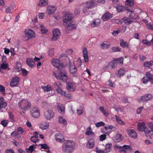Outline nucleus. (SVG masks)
I'll list each match as a JSON object with an SVG mask.
<instances>
[{
	"mask_svg": "<svg viewBox=\"0 0 153 153\" xmlns=\"http://www.w3.org/2000/svg\"><path fill=\"white\" fill-rule=\"evenodd\" d=\"M74 143L70 140L66 141L62 147V151L65 153H71L74 149Z\"/></svg>",
	"mask_w": 153,
	"mask_h": 153,
	"instance_id": "f257e3e1",
	"label": "nucleus"
},
{
	"mask_svg": "<svg viewBox=\"0 0 153 153\" xmlns=\"http://www.w3.org/2000/svg\"><path fill=\"white\" fill-rule=\"evenodd\" d=\"M53 74L57 79H60L64 82H66L68 79L67 72L58 69L56 72H53Z\"/></svg>",
	"mask_w": 153,
	"mask_h": 153,
	"instance_id": "f03ea898",
	"label": "nucleus"
},
{
	"mask_svg": "<svg viewBox=\"0 0 153 153\" xmlns=\"http://www.w3.org/2000/svg\"><path fill=\"white\" fill-rule=\"evenodd\" d=\"M24 35L22 36V39L24 41H27L35 37L36 34L34 31L30 29L27 28L24 30Z\"/></svg>",
	"mask_w": 153,
	"mask_h": 153,
	"instance_id": "7ed1b4c3",
	"label": "nucleus"
},
{
	"mask_svg": "<svg viewBox=\"0 0 153 153\" xmlns=\"http://www.w3.org/2000/svg\"><path fill=\"white\" fill-rule=\"evenodd\" d=\"M126 10L128 11V14L131 19H139V15L141 12V10L140 8H135L132 11H130L129 9H127Z\"/></svg>",
	"mask_w": 153,
	"mask_h": 153,
	"instance_id": "20e7f679",
	"label": "nucleus"
},
{
	"mask_svg": "<svg viewBox=\"0 0 153 153\" xmlns=\"http://www.w3.org/2000/svg\"><path fill=\"white\" fill-rule=\"evenodd\" d=\"M19 108L24 110H27L30 108V103L27 100L23 99L20 100L18 104Z\"/></svg>",
	"mask_w": 153,
	"mask_h": 153,
	"instance_id": "39448f33",
	"label": "nucleus"
},
{
	"mask_svg": "<svg viewBox=\"0 0 153 153\" xmlns=\"http://www.w3.org/2000/svg\"><path fill=\"white\" fill-rule=\"evenodd\" d=\"M30 114L34 118H38L40 115L39 109L36 107H33L31 110Z\"/></svg>",
	"mask_w": 153,
	"mask_h": 153,
	"instance_id": "423d86ee",
	"label": "nucleus"
},
{
	"mask_svg": "<svg viewBox=\"0 0 153 153\" xmlns=\"http://www.w3.org/2000/svg\"><path fill=\"white\" fill-rule=\"evenodd\" d=\"M54 115V113L51 109H48L44 112L45 118L47 120H50L52 119Z\"/></svg>",
	"mask_w": 153,
	"mask_h": 153,
	"instance_id": "0eeeda50",
	"label": "nucleus"
},
{
	"mask_svg": "<svg viewBox=\"0 0 153 153\" xmlns=\"http://www.w3.org/2000/svg\"><path fill=\"white\" fill-rule=\"evenodd\" d=\"M53 36L51 38L52 41L56 40L60 37L61 33L60 30L57 28L54 29L52 31Z\"/></svg>",
	"mask_w": 153,
	"mask_h": 153,
	"instance_id": "6e6552de",
	"label": "nucleus"
},
{
	"mask_svg": "<svg viewBox=\"0 0 153 153\" xmlns=\"http://www.w3.org/2000/svg\"><path fill=\"white\" fill-rule=\"evenodd\" d=\"M72 15L71 13L65 14L63 17V25L65 26L67 25V22L71 21L72 19Z\"/></svg>",
	"mask_w": 153,
	"mask_h": 153,
	"instance_id": "1a4fd4ad",
	"label": "nucleus"
},
{
	"mask_svg": "<svg viewBox=\"0 0 153 153\" xmlns=\"http://www.w3.org/2000/svg\"><path fill=\"white\" fill-rule=\"evenodd\" d=\"M51 63L52 65L55 67L58 68L62 67V63L60 62L59 60L57 59H52L51 60Z\"/></svg>",
	"mask_w": 153,
	"mask_h": 153,
	"instance_id": "9d476101",
	"label": "nucleus"
},
{
	"mask_svg": "<svg viewBox=\"0 0 153 153\" xmlns=\"http://www.w3.org/2000/svg\"><path fill=\"white\" fill-rule=\"evenodd\" d=\"M127 134L129 137L134 139H136L137 137V134L134 129H128L126 131Z\"/></svg>",
	"mask_w": 153,
	"mask_h": 153,
	"instance_id": "9b49d317",
	"label": "nucleus"
},
{
	"mask_svg": "<svg viewBox=\"0 0 153 153\" xmlns=\"http://www.w3.org/2000/svg\"><path fill=\"white\" fill-rule=\"evenodd\" d=\"M56 10V7L52 5H50L47 7L46 10V13L49 15L53 14Z\"/></svg>",
	"mask_w": 153,
	"mask_h": 153,
	"instance_id": "f8f14e48",
	"label": "nucleus"
},
{
	"mask_svg": "<svg viewBox=\"0 0 153 153\" xmlns=\"http://www.w3.org/2000/svg\"><path fill=\"white\" fill-rule=\"evenodd\" d=\"M153 96L151 94H146L142 96L139 100V101L144 102L150 100L152 99Z\"/></svg>",
	"mask_w": 153,
	"mask_h": 153,
	"instance_id": "ddd939ff",
	"label": "nucleus"
},
{
	"mask_svg": "<svg viewBox=\"0 0 153 153\" xmlns=\"http://www.w3.org/2000/svg\"><path fill=\"white\" fill-rule=\"evenodd\" d=\"M67 88L70 91H74L76 88L75 84L72 82H69L67 83Z\"/></svg>",
	"mask_w": 153,
	"mask_h": 153,
	"instance_id": "4468645a",
	"label": "nucleus"
},
{
	"mask_svg": "<svg viewBox=\"0 0 153 153\" xmlns=\"http://www.w3.org/2000/svg\"><path fill=\"white\" fill-rule=\"evenodd\" d=\"M145 123L143 122H139L137 124V129L140 131H143L146 128Z\"/></svg>",
	"mask_w": 153,
	"mask_h": 153,
	"instance_id": "2eb2a0df",
	"label": "nucleus"
},
{
	"mask_svg": "<svg viewBox=\"0 0 153 153\" xmlns=\"http://www.w3.org/2000/svg\"><path fill=\"white\" fill-rule=\"evenodd\" d=\"M117 65V62L114 59L112 62H110L107 66L104 68V69H107L109 68L110 67L111 68H114Z\"/></svg>",
	"mask_w": 153,
	"mask_h": 153,
	"instance_id": "dca6fc26",
	"label": "nucleus"
},
{
	"mask_svg": "<svg viewBox=\"0 0 153 153\" xmlns=\"http://www.w3.org/2000/svg\"><path fill=\"white\" fill-rule=\"evenodd\" d=\"M88 51L86 48H83L82 49V54L84 58V62H87L89 61Z\"/></svg>",
	"mask_w": 153,
	"mask_h": 153,
	"instance_id": "f3484780",
	"label": "nucleus"
},
{
	"mask_svg": "<svg viewBox=\"0 0 153 153\" xmlns=\"http://www.w3.org/2000/svg\"><path fill=\"white\" fill-rule=\"evenodd\" d=\"M56 140L58 142H62L64 140V138L63 135L60 133L56 134L55 136Z\"/></svg>",
	"mask_w": 153,
	"mask_h": 153,
	"instance_id": "a211bd4d",
	"label": "nucleus"
},
{
	"mask_svg": "<svg viewBox=\"0 0 153 153\" xmlns=\"http://www.w3.org/2000/svg\"><path fill=\"white\" fill-rule=\"evenodd\" d=\"M123 137L120 134H117L113 138V141L116 143H118L123 140Z\"/></svg>",
	"mask_w": 153,
	"mask_h": 153,
	"instance_id": "6ab92c4d",
	"label": "nucleus"
},
{
	"mask_svg": "<svg viewBox=\"0 0 153 153\" xmlns=\"http://www.w3.org/2000/svg\"><path fill=\"white\" fill-rule=\"evenodd\" d=\"M85 134L87 136H91L92 137H95V134L93 131L91 126H89L87 128L85 132Z\"/></svg>",
	"mask_w": 153,
	"mask_h": 153,
	"instance_id": "aec40b11",
	"label": "nucleus"
},
{
	"mask_svg": "<svg viewBox=\"0 0 153 153\" xmlns=\"http://www.w3.org/2000/svg\"><path fill=\"white\" fill-rule=\"evenodd\" d=\"M19 78L18 77H15L12 79V81L10 83V85L11 86L14 87L16 86L19 83Z\"/></svg>",
	"mask_w": 153,
	"mask_h": 153,
	"instance_id": "412c9836",
	"label": "nucleus"
},
{
	"mask_svg": "<svg viewBox=\"0 0 153 153\" xmlns=\"http://www.w3.org/2000/svg\"><path fill=\"white\" fill-rule=\"evenodd\" d=\"M100 20L99 19H94L93 20V22L90 24L91 27L93 28L94 27H97L99 26L100 24Z\"/></svg>",
	"mask_w": 153,
	"mask_h": 153,
	"instance_id": "4be33fe9",
	"label": "nucleus"
},
{
	"mask_svg": "<svg viewBox=\"0 0 153 153\" xmlns=\"http://www.w3.org/2000/svg\"><path fill=\"white\" fill-rule=\"evenodd\" d=\"M94 140L92 139H90L88 141L86 144V147L88 149H91L94 147Z\"/></svg>",
	"mask_w": 153,
	"mask_h": 153,
	"instance_id": "5701e85b",
	"label": "nucleus"
},
{
	"mask_svg": "<svg viewBox=\"0 0 153 153\" xmlns=\"http://www.w3.org/2000/svg\"><path fill=\"white\" fill-rule=\"evenodd\" d=\"M49 124L48 122H42L39 124V128L42 130L48 129Z\"/></svg>",
	"mask_w": 153,
	"mask_h": 153,
	"instance_id": "b1692460",
	"label": "nucleus"
},
{
	"mask_svg": "<svg viewBox=\"0 0 153 153\" xmlns=\"http://www.w3.org/2000/svg\"><path fill=\"white\" fill-rule=\"evenodd\" d=\"M26 62L27 65L31 68L34 67L35 65V63L32 58H27Z\"/></svg>",
	"mask_w": 153,
	"mask_h": 153,
	"instance_id": "393cba45",
	"label": "nucleus"
},
{
	"mask_svg": "<svg viewBox=\"0 0 153 153\" xmlns=\"http://www.w3.org/2000/svg\"><path fill=\"white\" fill-rule=\"evenodd\" d=\"M97 4H95V2H94V1L92 0L91 1H89L86 2L85 7L88 9H90L94 7Z\"/></svg>",
	"mask_w": 153,
	"mask_h": 153,
	"instance_id": "a878e982",
	"label": "nucleus"
},
{
	"mask_svg": "<svg viewBox=\"0 0 153 153\" xmlns=\"http://www.w3.org/2000/svg\"><path fill=\"white\" fill-rule=\"evenodd\" d=\"M113 16L112 14H111L109 12H107L102 17V20L106 21L109 20Z\"/></svg>",
	"mask_w": 153,
	"mask_h": 153,
	"instance_id": "bb28decb",
	"label": "nucleus"
},
{
	"mask_svg": "<svg viewBox=\"0 0 153 153\" xmlns=\"http://www.w3.org/2000/svg\"><path fill=\"white\" fill-rule=\"evenodd\" d=\"M57 109L58 112L62 114H64L65 112V108L62 104H58L57 105Z\"/></svg>",
	"mask_w": 153,
	"mask_h": 153,
	"instance_id": "cd10ccee",
	"label": "nucleus"
},
{
	"mask_svg": "<svg viewBox=\"0 0 153 153\" xmlns=\"http://www.w3.org/2000/svg\"><path fill=\"white\" fill-rule=\"evenodd\" d=\"M122 21L126 25H129L131 24L133 21L127 17H125L122 19Z\"/></svg>",
	"mask_w": 153,
	"mask_h": 153,
	"instance_id": "c85d7f7f",
	"label": "nucleus"
},
{
	"mask_svg": "<svg viewBox=\"0 0 153 153\" xmlns=\"http://www.w3.org/2000/svg\"><path fill=\"white\" fill-rule=\"evenodd\" d=\"M69 71L71 73L73 74H75L76 72V67L74 64H70Z\"/></svg>",
	"mask_w": 153,
	"mask_h": 153,
	"instance_id": "c756f323",
	"label": "nucleus"
},
{
	"mask_svg": "<svg viewBox=\"0 0 153 153\" xmlns=\"http://www.w3.org/2000/svg\"><path fill=\"white\" fill-rule=\"evenodd\" d=\"M48 4V0H40L39 2V5L41 7H45Z\"/></svg>",
	"mask_w": 153,
	"mask_h": 153,
	"instance_id": "7c9ffc66",
	"label": "nucleus"
},
{
	"mask_svg": "<svg viewBox=\"0 0 153 153\" xmlns=\"http://www.w3.org/2000/svg\"><path fill=\"white\" fill-rule=\"evenodd\" d=\"M112 145L111 143L106 144L105 146V153L110 152L111 150Z\"/></svg>",
	"mask_w": 153,
	"mask_h": 153,
	"instance_id": "2f4dec72",
	"label": "nucleus"
},
{
	"mask_svg": "<svg viewBox=\"0 0 153 153\" xmlns=\"http://www.w3.org/2000/svg\"><path fill=\"white\" fill-rule=\"evenodd\" d=\"M126 73V71L124 68H121L118 71L117 76L119 77L124 76Z\"/></svg>",
	"mask_w": 153,
	"mask_h": 153,
	"instance_id": "473e14b6",
	"label": "nucleus"
},
{
	"mask_svg": "<svg viewBox=\"0 0 153 153\" xmlns=\"http://www.w3.org/2000/svg\"><path fill=\"white\" fill-rule=\"evenodd\" d=\"M120 45L123 48H127L129 47V44L127 42H125L123 39L120 40Z\"/></svg>",
	"mask_w": 153,
	"mask_h": 153,
	"instance_id": "72a5a7b5",
	"label": "nucleus"
},
{
	"mask_svg": "<svg viewBox=\"0 0 153 153\" xmlns=\"http://www.w3.org/2000/svg\"><path fill=\"white\" fill-rule=\"evenodd\" d=\"M101 47L102 49H107L110 47V44L107 42H105L101 45Z\"/></svg>",
	"mask_w": 153,
	"mask_h": 153,
	"instance_id": "f704fd0d",
	"label": "nucleus"
},
{
	"mask_svg": "<svg viewBox=\"0 0 153 153\" xmlns=\"http://www.w3.org/2000/svg\"><path fill=\"white\" fill-rule=\"evenodd\" d=\"M146 76L150 80L152 84H153V75L149 72H147L146 74Z\"/></svg>",
	"mask_w": 153,
	"mask_h": 153,
	"instance_id": "c9c22d12",
	"label": "nucleus"
},
{
	"mask_svg": "<svg viewBox=\"0 0 153 153\" xmlns=\"http://www.w3.org/2000/svg\"><path fill=\"white\" fill-rule=\"evenodd\" d=\"M144 132L147 137L148 138H150L151 135L153 134L152 132H153V131H152L151 130H149L147 128H146Z\"/></svg>",
	"mask_w": 153,
	"mask_h": 153,
	"instance_id": "e433bc0d",
	"label": "nucleus"
},
{
	"mask_svg": "<svg viewBox=\"0 0 153 153\" xmlns=\"http://www.w3.org/2000/svg\"><path fill=\"white\" fill-rule=\"evenodd\" d=\"M117 63L118 64L122 65L123 64L124 58L123 57H121L119 58L114 59Z\"/></svg>",
	"mask_w": 153,
	"mask_h": 153,
	"instance_id": "4c0bfd02",
	"label": "nucleus"
},
{
	"mask_svg": "<svg viewBox=\"0 0 153 153\" xmlns=\"http://www.w3.org/2000/svg\"><path fill=\"white\" fill-rule=\"evenodd\" d=\"M115 116L116 121L118 124L123 125L125 124V123L119 117H118L116 115Z\"/></svg>",
	"mask_w": 153,
	"mask_h": 153,
	"instance_id": "58836bf2",
	"label": "nucleus"
},
{
	"mask_svg": "<svg viewBox=\"0 0 153 153\" xmlns=\"http://www.w3.org/2000/svg\"><path fill=\"white\" fill-rule=\"evenodd\" d=\"M57 92L61 96H64L65 95V92L62 90L60 88H57L56 89Z\"/></svg>",
	"mask_w": 153,
	"mask_h": 153,
	"instance_id": "ea45409f",
	"label": "nucleus"
},
{
	"mask_svg": "<svg viewBox=\"0 0 153 153\" xmlns=\"http://www.w3.org/2000/svg\"><path fill=\"white\" fill-rule=\"evenodd\" d=\"M40 27L41 28V31L42 33L43 34H45L48 32V29L43 25H41Z\"/></svg>",
	"mask_w": 153,
	"mask_h": 153,
	"instance_id": "a19ab883",
	"label": "nucleus"
},
{
	"mask_svg": "<svg viewBox=\"0 0 153 153\" xmlns=\"http://www.w3.org/2000/svg\"><path fill=\"white\" fill-rule=\"evenodd\" d=\"M35 147L36 146L34 145L30 146L29 148H27L26 149V151L27 152H30V153H32L35 150Z\"/></svg>",
	"mask_w": 153,
	"mask_h": 153,
	"instance_id": "79ce46f5",
	"label": "nucleus"
},
{
	"mask_svg": "<svg viewBox=\"0 0 153 153\" xmlns=\"http://www.w3.org/2000/svg\"><path fill=\"white\" fill-rule=\"evenodd\" d=\"M42 88L45 91H48L51 90L52 87L51 85H48L42 87Z\"/></svg>",
	"mask_w": 153,
	"mask_h": 153,
	"instance_id": "37998d69",
	"label": "nucleus"
},
{
	"mask_svg": "<svg viewBox=\"0 0 153 153\" xmlns=\"http://www.w3.org/2000/svg\"><path fill=\"white\" fill-rule=\"evenodd\" d=\"M59 121L60 123L63 124L64 125H66L67 122L66 120L62 116L59 117Z\"/></svg>",
	"mask_w": 153,
	"mask_h": 153,
	"instance_id": "c03bdc74",
	"label": "nucleus"
},
{
	"mask_svg": "<svg viewBox=\"0 0 153 153\" xmlns=\"http://www.w3.org/2000/svg\"><path fill=\"white\" fill-rule=\"evenodd\" d=\"M14 9V6L13 5H10L6 9L5 11L7 13H11Z\"/></svg>",
	"mask_w": 153,
	"mask_h": 153,
	"instance_id": "a18cd8bd",
	"label": "nucleus"
},
{
	"mask_svg": "<svg viewBox=\"0 0 153 153\" xmlns=\"http://www.w3.org/2000/svg\"><path fill=\"white\" fill-rule=\"evenodd\" d=\"M126 4L130 7H132L134 4L133 0H126L125 2Z\"/></svg>",
	"mask_w": 153,
	"mask_h": 153,
	"instance_id": "49530a36",
	"label": "nucleus"
},
{
	"mask_svg": "<svg viewBox=\"0 0 153 153\" xmlns=\"http://www.w3.org/2000/svg\"><path fill=\"white\" fill-rule=\"evenodd\" d=\"M8 64L2 63L1 64L0 67L1 68L5 70L7 68L8 70H9L10 69L8 68Z\"/></svg>",
	"mask_w": 153,
	"mask_h": 153,
	"instance_id": "de8ad7c7",
	"label": "nucleus"
},
{
	"mask_svg": "<svg viewBox=\"0 0 153 153\" xmlns=\"http://www.w3.org/2000/svg\"><path fill=\"white\" fill-rule=\"evenodd\" d=\"M144 65L146 67H150L153 65V61H150L149 62H145L144 63Z\"/></svg>",
	"mask_w": 153,
	"mask_h": 153,
	"instance_id": "09e8293b",
	"label": "nucleus"
},
{
	"mask_svg": "<svg viewBox=\"0 0 153 153\" xmlns=\"http://www.w3.org/2000/svg\"><path fill=\"white\" fill-rule=\"evenodd\" d=\"M116 8L118 12H121L123 11L124 10V7L122 5H119Z\"/></svg>",
	"mask_w": 153,
	"mask_h": 153,
	"instance_id": "8fccbe9b",
	"label": "nucleus"
},
{
	"mask_svg": "<svg viewBox=\"0 0 153 153\" xmlns=\"http://www.w3.org/2000/svg\"><path fill=\"white\" fill-rule=\"evenodd\" d=\"M141 81L143 83L146 84L148 82L150 81V80L148 79L147 77L145 76L142 79Z\"/></svg>",
	"mask_w": 153,
	"mask_h": 153,
	"instance_id": "3c124183",
	"label": "nucleus"
},
{
	"mask_svg": "<svg viewBox=\"0 0 153 153\" xmlns=\"http://www.w3.org/2000/svg\"><path fill=\"white\" fill-rule=\"evenodd\" d=\"M114 148L115 150L119 149L122 151L125 152V153H126V151L123 149V147L121 146L115 145V146H114Z\"/></svg>",
	"mask_w": 153,
	"mask_h": 153,
	"instance_id": "603ef678",
	"label": "nucleus"
},
{
	"mask_svg": "<svg viewBox=\"0 0 153 153\" xmlns=\"http://www.w3.org/2000/svg\"><path fill=\"white\" fill-rule=\"evenodd\" d=\"M105 125V123L103 122H100L95 123V125L96 127L98 128L103 126Z\"/></svg>",
	"mask_w": 153,
	"mask_h": 153,
	"instance_id": "864d4df0",
	"label": "nucleus"
},
{
	"mask_svg": "<svg viewBox=\"0 0 153 153\" xmlns=\"http://www.w3.org/2000/svg\"><path fill=\"white\" fill-rule=\"evenodd\" d=\"M123 147L126 150H128L130 151H132L133 150V148L130 146L125 145L123 146Z\"/></svg>",
	"mask_w": 153,
	"mask_h": 153,
	"instance_id": "5fc2aeb1",
	"label": "nucleus"
},
{
	"mask_svg": "<svg viewBox=\"0 0 153 153\" xmlns=\"http://www.w3.org/2000/svg\"><path fill=\"white\" fill-rule=\"evenodd\" d=\"M68 29L72 30V29H75L76 28V26L75 25L72 24V25H69L67 27Z\"/></svg>",
	"mask_w": 153,
	"mask_h": 153,
	"instance_id": "6e6d98bb",
	"label": "nucleus"
},
{
	"mask_svg": "<svg viewBox=\"0 0 153 153\" xmlns=\"http://www.w3.org/2000/svg\"><path fill=\"white\" fill-rule=\"evenodd\" d=\"M8 122V121L7 120H2L1 122V124L4 127H6Z\"/></svg>",
	"mask_w": 153,
	"mask_h": 153,
	"instance_id": "4d7b16f0",
	"label": "nucleus"
},
{
	"mask_svg": "<svg viewBox=\"0 0 153 153\" xmlns=\"http://www.w3.org/2000/svg\"><path fill=\"white\" fill-rule=\"evenodd\" d=\"M111 49L113 52H119L120 51V48L117 47H114L112 48Z\"/></svg>",
	"mask_w": 153,
	"mask_h": 153,
	"instance_id": "13d9d810",
	"label": "nucleus"
},
{
	"mask_svg": "<svg viewBox=\"0 0 153 153\" xmlns=\"http://www.w3.org/2000/svg\"><path fill=\"white\" fill-rule=\"evenodd\" d=\"M60 59H62L63 60H65V62H69V58L66 56H62V57L60 58Z\"/></svg>",
	"mask_w": 153,
	"mask_h": 153,
	"instance_id": "bf43d9fd",
	"label": "nucleus"
},
{
	"mask_svg": "<svg viewBox=\"0 0 153 153\" xmlns=\"http://www.w3.org/2000/svg\"><path fill=\"white\" fill-rule=\"evenodd\" d=\"M53 86L55 88L57 87V88H60L61 86V84L59 82H56L54 83Z\"/></svg>",
	"mask_w": 153,
	"mask_h": 153,
	"instance_id": "052dcab7",
	"label": "nucleus"
},
{
	"mask_svg": "<svg viewBox=\"0 0 153 153\" xmlns=\"http://www.w3.org/2000/svg\"><path fill=\"white\" fill-rule=\"evenodd\" d=\"M146 27L147 28L149 29L153 30V23H150L147 24L146 25Z\"/></svg>",
	"mask_w": 153,
	"mask_h": 153,
	"instance_id": "680f3d73",
	"label": "nucleus"
},
{
	"mask_svg": "<svg viewBox=\"0 0 153 153\" xmlns=\"http://www.w3.org/2000/svg\"><path fill=\"white\" fill-rule=\"evenodd\" d=\"M45 13H38V16L40 19H43L44 18Z\"/></svg>",
	"mask_w": 153,
	"mask_h": 153,
	"instance_id": "e2e57ef3",
	"label": "nucleus"
},
{
	"mask_svg": "<svg viewBox=\"0 0 153 153\" xmlns=\"http://www.w3.org/2000/svg\"><path fill=\"white\" fill-rule=\"evenodd\" d=\"M66 53L68 55H72L73 53V50L71 49H68L65 51Z\"/></svg>",
	"mask_w": 153,
	"mask_h": 153,
	"instance_id": "0e129e2a",
	"label": "nucleus"
},
{
	"mask_svg": "<svg viewBox=\"0 0 153 153\" xmlns=\"http://www.w3.org/2000/svg\"><path fill=\"white\" fill-rule=\"evenodd\" d=\"M106 135L105 134H102L100 135V140L101 141H102L105 139L106 138Z\"/></svg>",
	"mask_w": 153,
	"mask_h": 153,
	"instance_id": "69168bd1",
	"label": "nucleus"
},
{
	"mask_svg": "<svg viewBox=\"0 0 153 153\" xmlns=\"http://www.w3.org/2000/svg\"><path fill=\"white\" fill-rule=\"evenodd\" d=\"M21 69L22 68L21 66L18 67V65H16L14 69V70L15 71L19 72L21 71Z\"/></svg>",
	"mask_w": 153,
	"mask_h": 153,
	"instance_id": "338daca9",
	"label": "nucleus"
},
{
	"mask_svg": "<svg viewBox=\"0 0 153 153\" xmlns=\"http://www.w3.org/2000/svg\"><path fill=\"white\" fill-rule=\"evenodd\" d=\"M0 105L1 106V108H4L7 106V104L6 102L2 101L0 103Z\"/></svg>",
	"mask_w": 153,
	"mask_h": 153,
	"instance_id": "774afa93",
	"label": "nucleus"
}]
</instances>
